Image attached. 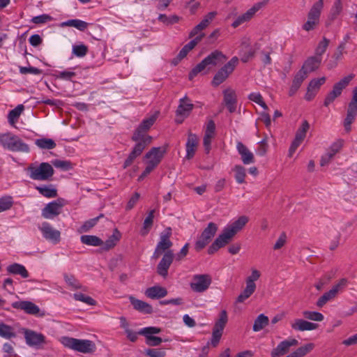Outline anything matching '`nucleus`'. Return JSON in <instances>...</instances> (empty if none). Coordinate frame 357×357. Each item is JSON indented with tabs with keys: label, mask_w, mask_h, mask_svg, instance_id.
Instances as JSON below:
<instances>
[{
	"label": "nucleus",
	"mask_w": 357,
	"mask_h": 357,
	"mask_svg": "<svg viewBox=\"0 0 357 357\" xmlns=\"http://www.w3.org/2000/svg\"><path fill=\"white\" fill-rule=\"evenodd\" d=\"M158 115L159 112H155L149 117L144 119L135 130L131 139L133 142H136V144L124 162V169L130 166L135 158L142 153L146 146L151 144L152 137L146 135V132L154 124L158 117Z\"/></svg>",
	"instance_id": "1"
},
{
	"label": "nucleus",
	"mask_w": 357,
	"mask_h": 357,
	"mask_svg": "<svg viewBox=\"0 0 357 357\" xmlns=\"http://www.w3.org/2000/svg\"><path fill=\"white\" fill-rule=\"evenodd\" d=\"M0 144L5 149L13 152L29 151V146L24 143L17 135L10 132L0 135Z\"/></svg>",
	"instance_id": "2"
},
{
	"label": "nucleus",
	"mask_w": 357,
	"mask_h": 357,
	"mask_svg": "<svg viewBox=\"0 0 357 357\" xmlns=\"http://www.w3.org/2000/svg\"><path fill=\"white\" fill-rule=\"evenodd\" d=\"M61 343L66 347L81 353H91L95 351V344L88 340H79L69 337H63Z\"/></svg>",
	"instance_id": "3"
},
{
	"label": "nucleus",
	"mask_w": 357,
	"mask_h": 357,
	"mask_svg": "<svg viewBox=\"0 0 357 357\" xmlns=\"http://www.w3.org/2000/svg\"><path fill=\"white\" fill-rule=\"evenodd\" d=\"M29 176L33 180L46 181L50 179L54 174V169L48 162H42L38 167H35L33 164L27 168Z\"/></svg>",
	"instance_id": "4"
},
{
	"label": "nucleus",
	"mask_w": 357,
	"mask_h": 357,
	"mask_svg": "<svg viewBox=\"0 0 357 357\" xmlns=\"http://www.w3.org/2000/svg\"><path fill=\"white\" fill-rule=\"evenodd\" d=\"M348 284L346 278L340 279L337 284L333 285L332 288L321 296L316 302V305L321 308L324 307L328 302L334 300L339 293L342 292Z\"/></svg>",
	"instance_id": "5"
},
{
	"label": "nucleus",
	"mask_w": 357,
	"mask_h": 357,
	"mask_svg": "<svg viewBox=\"0 0 357 357\" xmlns=\"http://www.w3.org/2000/svg\"><path fill=\"white\" fill-rule=\"evenodd\" d=\"M227 321L228 316L227 311L225 310H222L219 314L218 318L215 321L213 328L211 344L213 347L218 346Z\"/></svg>",
	"instance_id": "6"
},
{
	"label": "nucleus",
	"mask_w": 357,
	"mask_h": 357,
	"mask_svg": "<svg viewBox=\"0 0 357 357\" xmlns=\"http://www.w3.org/2000/svg\"><path fill=\"white\" fill-rule=\"evenodd\" d=\"M218 229V227L217 224L213 222H209L198 237L195 245V250L199 251L205 248L214 237Z\"/></svg>",
	"instance_id": "7"
},
{
	"label": "nucleus",
	"mask_w": 357,
	"mask_h": 357,
	"mask_svg": "<svg viewBox=\"0 0 357 357\" xmlns=\"http://www.w3.org/2000/svg\"><path fill=\"white\" fill-rule=\"evenodd\" d=\"M261 276L260 272L257 269H252L251 275L246 278V287L241 294L236 298L237 303H243L255 291L256 284L255 281Z\"/></svg>",
	"instance_id": "8"
},
{
	"label": "nucleus",
	"mask_w": 357,
	"mask_h": 357,
	"mask_svg": "<svg viewBox=\"0 0 357 357\" xmlns=\"http://www.w3.org/2000/svg\"><path fill=\"white\" fill-rule=\"evenodd\" d=\"M172 234V228L167 227L160 235V241L158 243L153 257L158 259L163 252L169 250L173 243L170 241Z\"/></svg>",
	"instance_id": "9"
},
{
	"label": "nucleus",
	"mask_w": 357,
	"mask_h": 357,
	"mask_svg": "<svg viewBox=\"0 0 357 357\" xmlns=\"http://www.w3.org/2000/svg\"><path fill=\"white\" fill-rule=\"evenodd\" d=\"M353 77L354 76L352 75H349L335 84L333 90L326 96L324 102V106H329V105L331 104L335 98L339 97L341 95L342 90L349 84Z\"/></svg>",
	"instance_id": "10"
},
{
	"label": "nucleus",
	"mask_w": 357,
	"mask_h": 357,
	"mask_svg": "<svg viewBox=\"0 0 357 357\" xmlns=\"http://www.w3.org/2000/svg\"><path fill=\"white\" fill-rule=\"evenodd\" d=\"M212 282L211 276L208 274H197L193 275L190 284L191 289L197 293L206 291Z\"/></svg>",
	"instance_id": "11"
},
{
	"label": "nucleus",
	"mask_w": 357,
	"mask_h": 357,
	"mask_svg": "<svg viewBox=\"0 0 357 357\" xmlns=\"http://www.w3.org/2000/svg\"><path fill=\"white\" fill-rule=\"evenodd\" d=\"M65 205V200L59 198L47 204L42 210V216L46 219H53L59 215Z\"/></svg>",
	"instance_id": "12"
},
{
	"label": "nucleus",
	"mask_w": 357,
	"mask_h": 357,
	"mask_svg": "<svg viewBox=\"0 0 357 357\" xmlns=\"http://www.w3.org/2000/svg\"><path fill=\"white\" fill-rule=\"evenodd\" d=\"M234 237V236L225 227L222 232L216 238L213 243L209 246L208 253L213 255L220 248L227 245Z\"/></svg>",
	"instance_id": "13"
},
{
	"label": "nucleus",
	"mask_w": 357,
	"mask_h": 357,
	"mask_svg": "<svg viewBox=\"0 0 357 357\" xmlns=\"http://www.w3.org/2000/svg\"><path fill=\"white\" fill-rule=\"evenodd\" d=\"M12 306L15 309L22 310L29 314L38 315L40 317L45 316V312H41L40 308L31 301H16L12 303Z\"/></svg>",
	"instance_id": "14"
},
{
	"label": "nucleus",
	"mask_w": 357,
	"mask_h": 357,
	"mask_svg": "<svg viewBox=\"0 0 357 357\" xmlns=\"http://www.w3.org/2000/svg\"><path fill=\"white\" fill-rule=\"evenodd\" d=\"M26 343L30 347H39L46 343L45 337L30 329H23Z\"/></svg>",
	"instance_id": "15"
},
{
	"label": "nucleus",
	"mask_w": 357,
	"mask_h": 357,
	"mask_svg": "<svg viewBox=\"0 0 357 357\" xmlns=\"http://www.w3.org/2000/svg\"><path fill=\"white\" fill-rule=\"evenodd\" d=\"M43 236L54 244H57L61 241V232L53 228L48 222H43L40 227Z\"/></svg>",
	"instance_id": "16"
},
{
	"label": "nucleus",
	"mask_w": 357,
	"mask_h": 357,
	"mask_svg": "<svg viewBox=\"0 0 357 357\" xmlns=\"http://www.w3.org/2000/svg\"><path fill=\"white\" fill-rule=\"evenodd\" d=\"M298 344V341L296 339H288L282 341L274 348L271 353L272 357L282 356L289 352L291 347H295Z\"/></svg>",
	"instance_id": "17"
},
{
	"label": "nucleus",
	"mask_w": 357,
	"mask_h": 357,
	"mask_svg": "<svg viewBox=\"0 0 357 357\" xmlns=\"http://www.w3.org/2000/svg\"><path fill=\"white\" fill-rule=\"evenodd\" d=\"M174 253L172 250H167L165 252L162 259L157 266V273L163 278L168 275V269L174 260Z\"/></svg>",
	"instance_id": "18"
},
{
	"label": "nucleus",
	"mask_w": 357,
	"mask_h": 357,
	"mask_svg": "<svg viewBox=\"0 0 357 357\" xmlns=\"http://www.w3.org/2000/svg\"><path fill=\"white\" fill-rule=\"evenodd\" d=\"M216 15L217 12L215 11L210 12L206 15L203 20L192 29L189 33V37L192 38L196 35H199V33H202V31L204 30L209 26Z\"/></svg>",
	"instance_id": "19"
},
{
	"label": "nucleus",
	"mask_w": 357,
	"mask_h": 357,
	"mask_svg": "<svg viewBox=\"0 0 357 357\" xmlns=\"http://www.w3.org/2000/svg\"><path fill=\"white\" fill-rule=\"evenodd\" d=\"M165 150L161 147H153L145 155V158L148 159L147 163L156 167L160 162Z\"/></svg>",
	"instance_id": "20"
},
{
	"label": "nucleus",
	"mask_w": 357,
	"mask_h": 357,
	"mask_svg": "<svg viewBox=\"0 0 357 357\" xmlns=\"http://www.w3.org/2000/svg\"><path fill=\"white\" fill-rule=\"evenodd\" d=\"M223 102L230 113L236 109L237 96L236 91L230 88L223 91Z\"/></svg>",
	"instance_id": "21"
},
{
	"label": "nucleus",
	"mask_w": 357,
	"mask_h": 357,
	"mask_svg": "<svg viewBox=\"0 0 357 357\" xmlns=\"http://www.w3.org/2000/svg\"><path fill=\"white\" fill-rule=\"evenodd\" d=\"M343 140L340 139L334 142L331 146L329 151L325 155L321 156L320 160L321 166H325L330 162L334 155L340 151L343 146Z\"/></svg>",
	"instance_id": "22"
},
{
	"label": "nucleus",
	"mask_w": 357,
	"mask_h": 357,
	"mask_svg": "<svg viewBox=\"0 0 357 357\" xmlns=\"http://www.w3.org/2000/svg\"><path fill=\"white\" fill-rule=\"evenodd\" d=\"M215 125L213 120H210L206 125L205 134L203 139V145L206 153L211 150V139L214 137Z\"/></svg>",
	"instance_id": "23"
},
{
	"label": "nucleus",
	"mask_w": 357,
	"mask_h": 357,
	"mask_svg": "<svg viewBox=\"0 0 357 357\" xmlns=\"http://www.w3.org/2000/svg\"><path fill=\"white\" fill-rule=\"evenodd\" d=\"M194 107L193 104L188 96H185L179 100V105L176 111V116L183 117L188 116Z\"/></svg>",
	"instance_id": "24"
},
{
	"label": "nucleus",
	"mask_w": 357,
	"mask_h": 357,
	"mask_svg": "<svg viewBox=\"0 0 357 357\" xmlns=\"http://www.w3.org/2000/svg\"><path fill=\"white\" fill-rule=\"evenodd\" d=\"M236 149L241 156L243 164L249 165L255 162L254 154L241 142H238Z\"/></svg>",
	"instance_id": "25"
},
{
	"label": "nucleus",
	"mask_w": 357,
	"mask_h": 357,
	"mask_svg": "<svg viewBox=\"0 0 357 357\" xmlns=\"http://www.w3.org/2000/svg\"><path fill=\"white\" fill-rule=\"evenodd\" d=\"M322 61V57L319 56H312L307 58L304 62L301 70L305 71L307 75L319 68Z\"/></svg>",
	"instance_id": "26"
},
{
	"label": "nucleus",
	"mask_w": 357,
	"mask_h": 357,
	"mask_svg": "<svg viewBox=\"0 0 357 357\" xmlns=\"http://www.w3.org/2000/svg\"><path fill=\"white\" fill-rule=\"evenodd\" d=\"M291 326L296 331H305L314 330L317 328L318 325L302 319H296L291 323Z\"/></svg>",
	"instance_id": "27"
},
{
	"label": "nucleus",
	"mask_w": 357,
	"mask_h": 357,
	"mask_svg": "<svg viewBox=\"0 0 357 357\" xmlns=\"http://www.w3.org/2000/svg\"><path fill=\"white\" fill-rule=\"evenodd\" d=\"M198 145V139L196 135L190 133L186 142V156L188 160L193 158Z\"/></svg>",
	"instance_id": "28"
},
{
	"label": "nucleus",
	"mask_w": 357,
	"mask_h": 357,
	"mask_svg": "<svg viewBox=\"0 0 357 357\" xmlns=\"http://www.w3.org/2000/svg\"><path fill=\"white\" fill-rule=\"evenodd\" d=\"M145 295L151 299H160L167 295V290L165 287L155 285L146 289Z\"/></svg>",
	"instance_id": "29"
},
{
	"label": "nucleus",
	"mask_w": 357,
	"mask_h": 357,
	"mask_svg": "<svg viewBox=\"0 0 357 357\" xmlns=\"http://www.w3.org/2000/svg\"><path fill=\"white\" fill-rule=\"evenodd\" d=\"M130 301L134 309L142 313L151 314L153 312L152 306L146 302L137 299L133 296L130 297Z\"/></svg>",
	"instance_id": "30"
},
{
	"label": "nucleus",
	"mask_w": 357,
	"mask_h": 357,
	"mask_svg": "<svg viewBox=\"0 0 357 357\" xmlns=\"http://www.w3.org/2000/svg\"><path fill=\"white\" fill-rule=\"evenodd\" d=\"M208 66H217L225 61L227 59L225 55L219 50H215L212 52L208 56H207L205 59Z\"/></svg>",
	"instance_id": "31"
},
{
	"label": "nucleus",
	"mask_w": 357,
	"mask_h": 357,
	"mask_svg": "<svg viewBox=\"0 0 357 357\" xmlns=\"http://www.w3.org/2000/svg\"><path fill=\"white\" fill-rule=\"evenodd\" d=\"M249 218L245 215L240 216L236 221L229 225L226 228L235 236L248 223Z\"/></svg>",
	"instance_id": "32"
},
{
	"label": "nucleus",
	"mask_w": 357,
	"mask_h": 357,
	"mask_svg": "<svg viewBox=\"0 0 357 357\" xmlns=\"http://www.w3.org/2000/svg\"><path fill=\"white\" fill-rule=\"evenodd\" d=\"M6 271L9 274L19 275L22 278H27L29 276V272L25 266L17 263H14L7 266Z\"/></svg>",
	"instance_id": "33"
},
{
	"label": "nucleus",
	"mask_w": 357,
	"mask_h": 357,
	"mask_svg": "<svg viewBox=\"0 0 357 357\" xmlns=\"http://www.w3.org/2000/svg\"><path fill=\"white\" fill-rule=\"evenodd\" d=\"M324 7V0H319L310 8L307 17L311 20H315L319 22L321 10Z\"/></svg>",
	"instance_id": "34"
},
{
	"label": "nucleus",
	"mask_w": 357,
	"mask_h": 357,
	"mask_svg": "<svg viewBox=\"0 0 357 357\" xmlns=\"http://www.w3.org/2000/svg\"><path fill=\"white\" fill-rule=\"evenodd\" d=\"M357 114V108L353 107V106H349L347 111V116L344 121V126L347 132L351 130V125L355 120Z\"/></svg>",
	"instance_id": "35"
},
{
	"label": "nucleus",
	"mask_w": 357,
	"mask_h": 357,
	"mask_svg": "<svg viewBox=\"0 0 357 357\" xmlns=\"http://www.w3.org/2000/svg\"><path fill=\"white\" fill-rule=\"evenodd\" d=\"M83 244L91 246H100L103 245V241L98 236L93 235H83L80 238Z\"/></svg>",
	"instance_id": "36"
},
{
	"label": "nucleus",
	"mask_w": 357,
	"mask_h": 357,
	"mask_svg": "<svg viewBox=\"0 0 357 357\" xmlns=\"http://www.w3.org/2000/svg\"><path fill=\"white\" fill-rule=\"evenodd\" d=\"M36 189L44 197L54 198L57 196V190L52 185L37 186Z\"/></svg>",
	"instance_id": "37"
},
{
	"label": "nucleus",
	"mask_w": 357,
	"mask_h": 357,
	"mask_svg": "<svg viewBox=\"0 0 357 357\" xmlns=\"http://www.w3.org/2000/svg\"><path fill=\"white\" fill-rule=\"evenodd\" d=\"M269 323L268 317L264 314H259L255 320L253 331L255 332L262 330Z\"/></svg>",
	"instance_id": "38"
},
{
	"label": "nucleus",
	"mask_w": 357,
	"mask_h": 357,
	"mask_svg": "<svg viewBox=\"0 0 357 357\" xmlns=\"http://www.w3.org/2000/svg\"><path fill=\"white\" fill-rule=\"evenodd\" d=\"M244 48L240 52L241 60L243 63H247L250 59L253 58L255 54V50L250 47L249 45L243 44Z\"/></svg>",
	"instance_id": "39"
},
{
	"label": "nucleus",
	"mask_w": 357,
	"mask_h": 357,
	"mask_svg": "<svg viewBox=\"0 0 357 357\" xmlns=\"http://www.w3.org/2000/svg\"><path fill=\"white\" fill-rule=\"evenodd\" d=\"M23 110L24 106L22 105H19L15 109L9 112L8 119L10 125H14L15 122H17Z\"/></svg>",
	"instance_id": "40"
},
{
	"label": "nucleus",
	"mask_w": 357,
	"mask_h": 357,
	"mask_svg": "<svg viewBox=\"0 0 357 357\" xmlns=\"http://www.w3.org/2000/svg\"><path fill=\"white\" fill-rule=\"evenodd\" d=\"M0 336L6 339H10L16 337V334L12 326L5 324L2 322L0 323Z\"/></svg>",
	"instance_id": "41"
},
{
	"label": "nucleus",
	"mask_w": 357,
	"mask_h": 357,
	"mask_svg": "<svg viewBox=\"0 0 357 357\" xmlns=\"http://www.w3.org/2000/svg\"><path fill=\"white\" fill-rule=\"evenodd\" d=\"M121 233L116 229L113 234L103 244L105 250H109L114 247L121 238Z\"/></svg>",
	"instance_id": "42"
},
{
	"label": "nucleus",
	"mask_w": 357,
	"mask_h": 357,
	"mask_svg": "<svg viewBox=\"0 0 357 357\" xmlns=\"http://www.w3.org/2000/svg\"><path fill=\"white\" fill-rule=\"evenodd\" d=\"M154 213L155 210L150 211L148 216L145 218L143 223V228L141 231L142 235H146L151 228L153 222Z\"/></svg>",
	"instance_id": "43"
},
{
	"label": "nucleus",
	"mask_w": 357,
	"mask_h": 357,
	"mask_svg": "<svg viewBox=\"0 0 357 357\" xmlns=\"http://www.w3.org/2000/svg\"><path fill=\"white\" fill-rule=\"evenodd\" d=\"M35 144L42 149H53L56 147L54 141L48 138L37 139Z\"/></svg>",
	"instance_id": "44"
},
{
	"label": "nucleus",
	"mask_w": 357,
	"mask_h": 357,
	"mask_svg": "<svg viewBox=\"0 0 357 357\" xmlns=\"http://www.w3.org/2000/svg\"><path fill=\"white\" fill-rule=\"evenodd\" d=\"M238 63L237 56L232 57L223 67L220 68L227 75H229L235 69Z\"/></svg>",
	"instance_id": "45"
},
{
	"label": "nucleus",
	"mask_w": 357,
	"mask_h": 357,
	"mask_svg": "<svg viewBox=\"0 0 357 357\" xmlns=\"http://www.w3.org/2000/svg\"><path fill=\"white\" fill-rule=\"evenodd\" d=\"M310 128V124L309 123L305 120L303 121L301 127L298 129L296 131L295 139H296L298 141L303 142L304 139L305 138L306 133L307 130Z\"/></svg>",
	"instance_id": "46"
},
{
	"label": "nucleus",
	"mask_w": 357,
	"mask_h": 357,
	"mask_svg": "<svg viewBox=\"0 0 357 357\" xmlns=\"http://www.w3.org/2000/svg\"><path fill=\"white\" fill-rule=\"evenodd\" d=\"M13 199L10 196H5L0 198V213L8 211L12 208Z\"/></svg>",
	"instance_id": "47"
},
{
	"label": "nucleus",
	"mask_w": 357,
	"mask_h": 357,
	"mask_svg": "<svg viewBox=\"0 0 357 357\" xmlns=\"http://www.w3.org/2000/svg\"><path fill=\"white\" fill-rule=\"evenodd\" d=\"M235 172V178L238 183H243L246 176L245 169L241 165H236L234 167Z\"/></svg>",
	"instance_id": "48"
},
{
	"label": "nucleus",
	"mask_w": 357,
	"mask_h": 357,
	"mask_svg": "<svg viewBox=\"0 0 357 357\" xmlns=\"http://www.w3.org/2000/svg\"><path fill=\"white\" fill-rule=\"evenodd\" d=\"M303 315L305 319L315 321H321L324 318L321 313L314 311H304L303 312Z\"/></svg>",
	"instance_id": "49"
},
{
	"label": "nucleus",
	"mask_w": 357,
	"mask_h": 357,
	"mask_svg": "<svg viewBox=\"0 0 357 357\" xmlns=\"http://www.w3.org/2000/svg\"><path fill=\"white\" fill-rule=\"evenodd\" d=\"M208 66L206 61L204 59L199 63H198L189 73V79L191 80L194 77L197 76L198 73L202 72Z\"/></svg>",
	"instance_id": "50"
},
{
	"label": "nucleus",
	"mask_w": 357,
	"mask_h": 357,
	"mask_svg": "<svg viewBox=\"0 0 357 357\" xmlns=\"http://www.w3.org/2000/svg\"><path fill=\"white\" fill-rule=\"evenodd\" d=\"M161 332V329L160 328L149 326L142 328L138 333L139 335H144L146 339L149 336H153V334H158Z\"/></svg>",
	"instance_id": "51"
},
{
	"label": "nucleus",
	"mask_w": 357,
	"mask_h": 357,
	"mask_svg": "<svg viewBox=\"0 0 357 357\" xmlns=\"http://www.w3.org/2000/svg\"><path fill=\"white\" fill-rule=\"evenodd\" d=\"M102 216V215H100L95 218H92L84 222V224L81 226L79 231L82 233L89 231L92 227H93L96 225L99 218Z\"/></svg>",
	"instance_id": "52"
},
{
	"label": "nucleus",
	"mask_w": 357,
	"mask_h": 357,
	"mask_svg": "<svg viewBox=\"0 0 357 357\" xmlns=\"http://www.w3.org/2000/svg\"><path fill=\"white\" fill-rule=\"evenodd\" d=\"M314 348V344L312 343L307 344L305 346L301 347L298 348L295 351H294V356L296 357H303L307 353L312 350Z\"/></svg>",
	"instance_id": "53"
},
{
	"label": "nucleus",
	"mask_w": 357,
	"mask_h": 357,
	"mask_svg": "<svg viewBox=\"0 0 357 357\" xmlns=\"http://www.w3.org/2000/svg\"><path fill=\"white\" fill-rule=\"evenodd\" d=\"M329 45V40L324 38L322 40H321L316 50H315V56H319L321 57V56L324 54V52L326 51V49Z\"/></svg>",
	"instance_id": "54"
},
{
	"label": "nucleus",
	"mask_w": 357,
	"mask_h": 357,
	"mask_svg": "<svg viewBox=\"0 0 357 357\" xmlns=\"http://www.w3.org/2000/svg\"><path fill=\"white\" fill-rule=\"evenodd\" d=\"M66 24L77 28L79 31H84L88 26V24L86 22L77 19L68 20L66 22Z\"/></svg>",
	"instance_id": "55"
},
{
	"label": "nucleus",
	"mask_w": 357,
	"mask_h": 357,
	"mask_svg": "<svg viewBox=\"0 0 357 357\" xmlns=\"http://www.w3.org/2000/svg\"><path fill=\"white\" fill-rule=\"evenodd\" d=\"M229 76L226 75L222 70H219L218 73L214 75L213 79L212 80V85L214 86H218L223 82L226 80V79Z\"/></svg>",
	"instance_id": "56"
},
{
	"label": "nucleus",
	"mask_w": 357,
	"mask_h": 357,
	"mask_svg": "<svg viewBox=\"0 0 357 357\" xmlns=\"http://www.w3.org/2000/svg\"><path fill=\"white\" fill-rule=\"evenodd\" d=\"M73 296L76 301H82L88 305H95L96 304V301L93 298L84 294L77 293L75 294Z\"/></svg>",
	"instance_id": "57"
},
{
	"label": "nucleus",
	"mask_w": 357,
	"mask_h": 357,
	"mask_svg": "<svg viewBox=\"0 0 357 357\" xmlns=\"http://www.w3.org/2000/svg\"><path fill=\"white\" fill-rule=\"evenodd\" d=\"M307 75L306 74V73L300 69L299 71L294 76L292 84L298 88H300L303 82L307 78Z\"/></svg>",
	"instance_id": "58"
},
{
	"label": "nucleus",
	"mask_w": 357,
	"mask_h": 357,
	"mask_svg": "<svg viewBox=\"0 0 357 357\" xmlns=\"http://www.w3.org/2000/svg\"><path fill=\"white\" fill-rule=\"evenodd\" d=\"M325 77H322L319 79H313L310 81L307 87L312 89L313 91L317 93L320 86L323 85L325 83Z\"/></svg>",
	"instance_id": "59"
},
{
	"label": "nucleus",
	"mask_w": 357,
	"mask_h": 357,
	"mask_svg": "<svg viewBox=\"0 0 357 357\" xmlns=\"http://www.w3.org/2000/svg\"><path fill=\"white\" fill-rule=\"evenodd\" d=\"M52 165L58 169L62 170H69L73 168L72 163L68 160H54L52 161Z\"/></svg>",
	"instance_id": "60"
},
{
	"label": "nucleus",
	"mask_w": 357,
	"mask_h": 357,
	"mask_svg": "<svg viewBox=\"0 0 357 357\" xmlns=\"http://www.w3.org/2000/svg\"><path fill=\"white\" fill-rule=\"evenodd\" d=\"M88 47L85 45H77L73 47V54L77 57H83L88 52Z\"/></svg>",
	"instance_id": "61"
},
{
	"label": "nucleus",
	"mask_w": 357,
	"mask_h": 357,
	"mask_svg": "<svg viewBox=\"0 0 357 357\" xmlns=\"http://www.w3.org/2000/svg\"><path fill=\"white\" fill-rule=\"evenodd\" d=\"M266 3L263 2H258L255 4H254L250 9H248L245 13V15L248 17L249 20H250L254 15L256 14L257 11H259L264 5Z\"/></svg>",
	"instance_id": "62"
},
{
	"label": "nucleus",
	"mask_w": 357,
	"mask_h": 357,
	"mask_svg": "<svg viewBox=\"0 0 357 357\" xmlns=\"http://www.w3.org/2000/svg\"><path fill=\"white\" fill-rule=\"evenodd\" d=\"M250 100L256 102L257 104L261 106L264 109H267L268 107L263 100L261 95L259 93H251L248 96Z\"/></svg>",
	"instance_id": "63"
},
{
	"label": "nucleus",
	"mask_w": 357,
	"mask_h": 357,
	"mask_svg": "<svg viewBox=\"0 0 357 357\" xmlns=\"http://www.w3.org/2000/svg\"><path fill=\"white\" fill-rule=\"evenodd\" d=\"M144 354L149 357H165L166 354L162 349H147Z\"/></svg>",
	"instance_id": "64"
}]
</instances>
